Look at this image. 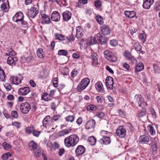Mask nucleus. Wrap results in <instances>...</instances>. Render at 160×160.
<instances>
[{
	"instance_id": "obj_7",
	"label": "nucleus",
	"mask_w": 160,
	"mask_h": 160,
	"mask_svg": "<svg viewBox=\"0 0 160 160\" xmlns=\"http://www.w3.org/2000/svg\"><path fill=\"white\" fill-rule=\"evenodd\" d=\"M116 133L120 137L123 138L126 135V131L123 127L119 126L116 130Z\"/></svg>"
},
{
	"instance_id": "obj_18",
	"label": "nucleus",
	"mask_w": 160,
	"mask_h": 160,
	"mask_svg": "<svg viewBox=\"0 0 160 160\" xmlns=\"http://www.w3.org/2000/svg\"><path fill=\"white\" fill-rule=\"evenodd\" d=\"M95 87L97 90L99 92L103 93L104 90L102 82L100 81L98 82L95 84Z\"/></svg>"
},
{
	"instance_id": "obj_47",
	"label": "nucleus",
	"mask_w": 160,
	"mask_h": 160,
	"mask_svg": "<svg viewBox=\"0 0 160 160\" xmlns=\"http://www.w3.org/2000/svg\"><path fill=\"white\" fill-rule=\"evenodd\" d=\"M71 131V129L63 130L59 132V135L60 136L64 135L69 133Z\"/></svg>"
},
{
	"instance_id": "obj_20",
	"label": "nucleus",
	"mask_w": 160,
	"mask_h": 160,
	"mask_svg": "<svg viewBox=\"0 0 160 160\" xmlns=\"http://www.w3.org/2000/svg\"><path fill=\"white\" fill-rule=\"evenodd\" d=\"M83 32L81 27L80 26L76 27V37L78 38H80L83 36Z\"/></svg>"
},
{
	"instance_id": "obj_49",
	"label": "nucleus",
	"mask_w": 160,
	"mask_h": 160,
	"mask_svg": "<svg viewBox=\"0 0 160 160\" xmlns=\"http://www.w3.org/2000/svg\"><path fill=\"white\" fill-rule=\"evenodd\" d=\"M3 148L6 150H8L11 147V146L10 145L7 143L6 142H3Z\"/></svg>"
},
{
	"instance_id": "obj_40",
	"label": "nucleus",
	"mask_w": 160,
	"mask_h": 160,
	"mask_svg": "<svg viewBox=\"0 0 160 160\" xmlns=\"http://www.w3.org/2000/svg\"><path fill=\"white\" fill-rule=\"evenodd\" d=\"M75 116L74 115H68L65 118V120L68 122H72L74 121Z\"/></svg>"
},
{
	"instance_id": "obj_63",
	"label": "nucleus",
	"mask_w": 160,
	"mask_h": 160,
	"mask_svg": "<svg viewBox=\"0 0 160 160\" xmlns=\"http://www.w3.org/2000/svg\"><path fill=\"white\" fill-rule=\"evenodd\" d=\"M82 118L81 117H80L77 119L76 121V123L78 125H80L82 124Z\"/></svg>"
},
{
	"instance_id": "obj_64",
	"label": "nucleus",
	"mask_w": 160,
	"mask_h": 160,
	"mask_svg": "<svg viewBox=\"0 0 160 160\" xmlns=\"http://www.w3.org/2000/svg\"><path fill=\"white\" fill-rule=\"evenodd\" d=\"M40 133V132L34 130L32 132V134L33 135L37 137H38L39 136Z\"/></svg>"
},
{
	"instance_id": "obj_15",
	"label": "nucleus",
	"mask_w": 160,
	"mask_h": 160,
	"mask_svg": "<svg viewBox=\"0 0 160 160\" xmlns=\"http://www.w3.org/2000/svg\"><path fill=\"white\" fill-rule=\"evenodd\" d=\"M24 18L23 15L21 12H19L16 14L12 18V20L16 22L21 21Z\"/></svg>"
},
{
	"instance_id": "obj_44",
	"label": "nucleus",
	"mask_w": 160,
	"mask_h": 160,
	"mask_svg": "<svg viewBox=\"0 0 160 160\" xmlns=\"http://www.w3.org/2000/svg\"><path fill=\"white\" fill-rule=\"evenodd\" d=\"M58 54L59 55L66 56L68 55V52L67 50H60L58 51Z\"/></svg>"
},
{
	"instance_id": "obj_57",
	"label": "nucleus",
	"mask_w": 160,
	"mask_h": 160,
	"mask_svg": "<svg viewBox=\"0 0 160 160\" xmlns=\"http://www.w3.org/2000/svg\"><path fill=\"white\" fill-rule=\"evenodd\" d=\"M58 78H55L53 79L52 82L53 86L56 87H58Z\"/></svg>"
},
{
	"instance_id": "obj_12",
	"label": "nucleus",
	"mask_w": 160,
	"mask_h": 160,
	"mask_svg": "<svg viewBox=\"0 0 160 160\" xmlns=\"http://www.w3.org/2000/svg\"><path fill=\"white\" fill-rule=\"evenodd\" d=\"M41 19L42 20V22L43 24H49L51 22L50 17L45 14H43L42 12H40Z\"/></svg>"
},
{
	"instance_id": "obj_38",
	"label": "nucleus",
	"mask_w": 160,
	"mask_h": 160,
	"mask_svg": "<svg viewBox=\"0 0 160 160\" xmlns=\"http://www.w3.org/2000/svg\"><path fill=\"white\" fill-rule=\"evenodd\" d=\"M151 148L152 150L153 151H156L157 149V142L155 140H152Z\"/></svg>"
},
{
	"instance_id": "obj_27",
	"label": "nucleus",
	"mask_w": 160,
	"mask_h": 160,
	"mask_svg": "<svg viewBox=\"0 0 160 160\" xmlns=\"http://www.w3.org/2000/svg\"><path fill=\"white\" fill-rule=\"evenodd\" d=\"M125 16L129 18H132L135 16L136 13L135 12L133 11H125L124 12Z\"/></svg>"
},
{
	"instance_id": "obj_59",
	"label": "nucleus",
	"mask_w": 160,
	"mask_h": 160,
	"mask_svg": "<svg viewBox=\"0 0 160 160\" xmlns=\"http://www.w3.org/2000/svg\"><path fill=\"white\" fill-rule=\"evenodd\" d=\"M78 73L77 71L75 69H73L71 73V77L72 78L74 77Z\"/></svg>"
},
{
	"instance_id": "obj_41",
	"label": "nucleus",
	"mask_w": 160,
	"mask_h": 160,
	"mask_svg": "<svg viewBox=\"0 0 160 160\" xmlns=\"http://www.w3.org/2000/svg\"><path fill=\"white\" fill-rule=\"evenodd\" d=\"M1 9L4 12H8V8L7 7V4L5 3H3L1 5Z\"/></svg>"
},
{
	"instance_id": "obj_3",
	"label": "nucleus",
	"mask_w": 160,
	"mask_h": 160,
	"mask_svg": "<svg viewBox=\"0 0 160 160\" xmlns=\"http://www.w3.org/2000/svg\"><path fill=\"white\" fill-rule=\"evenodd\" d=\"M104 56L108 60L111 62H115L117 61L116 57L110 51L105 50L103 52Z\"/></svg>"
},
{
	"instance_id": "obj_5",
	"label": "nucleus",
	"mask_w": 160,
	"mask_h": 160,
	"mask_svg": "<svg viewBox=\"0 0 160 160\" xmlns=\"http://www.w3.org/2000/svg\"><path fill=\"white\" fill-rule=\"evenodd\" d=\"M38 13V8L35 7V5L32 7L29 10L28 15L31 18H34Z\"/></svg>"
},
{
	"instance_id": "obj_36",
	"label": "nucleus",
	"mask_w": 160,
	"mask_h": 160,
	"mask_svg": "<svg viewBox=\"0 0 160 160\" xmlns=\"http://www.w3.org/2000/svg\"><path fill=\"white\" fill-rule=\"evenodd\" d=\"M50 120V116H46L42 121V123L43 126H45L48 124Z\"/></svg>"
},
{
	"instance_id": "obj_30",
	"label": "nucleus",
	"mask_w": 160,
	"mask_h": 160,
	"mask_svg": "<svg viewBox=\"0 0 160 160\" xmlns=\"http://www.w3.org/2000/svg\"><path fill=\"white\" fill-rule=\"evenodd\" d=\"M133 47L136 50L139 52V53H141L142 54L144 53V52L141 51L142 47L139 43L136 42L134 43Z\"/></svg>"
},
{
	"instance_id": "obj_29",
	"label": "nucleus",
	"mask_w": 160,
	"mask_h": 160,
	"mask_svg": "<svg viewBox=\"0 0 160 160\" xmlns=\"http://www.w3.org/2000/svg\"><path fill=\"white\" fill-rule=\"evenodd\" d=\"M6 76L4 70L0 68V81L2 82L5 81Z\"/></svg>"
},
{
	"instance_id": "obj_26",
	"label": "nucleus",
	"mask_w": 160,
	"mask_h": 160,
	"mask_svg": "<svg viewBox=\"0 0 160 160\" xmlns=\"http://www.w3.org/2000/svg\"><path fill=\"white\" fill-rule=\"evenodd\" d=\"M144 68V66L142 63L139 62L136 65L135 71L136 72H138L142 71Z\"/></svg>"
},
{
	"instance_id": "obj_43",
	"label": "nucleus",
	"mask_w": 160,
	"mask_h": 160,
	"mask_svg": "<svg viewBox=\"0 0 160 160\" xmlns=\"http://www.w3.org/2000/svg\"><path fill=\"white\" fill-rule=\"evenodd\" d=\"M80 82L82 83V84L88 86L90 83V80L88 78H85L82 79Z\"/></svg>"
},
{
	"instance_id": "obj_10",
	"label": "nucleus",
	"mask_w": 160,
	"mask_h": 160,
	"mask_svg": "<svg viewBox=\"0 0 160 160\" xmlns=\"http://www.w3.org/2000/svg\"><path fill=\"white\" fill-rule=\"evenodd\" d=\"M96 125L95 121L93 119L88 121L86 123L85 128L86 129H93Z\"/></svg>"
},
{
	"instance_id": "obj_52",
	"label": "nucleus",
	"mask_w": 160,
	"mask_h": 160,
	"mask_svg": "<svg viewBox=\"0 0 160 160\" xmlns=\"http://www.w3.org/2000/svg\"><path fill=\"white\" fill-rule=\"evenodd\" d=\"M154 8L155 10L157 11L160 10V2H157L156 3L154 7Z\"/></svg>"
},
{
	"instance_id": "obj_50",
	"label": "nucleus",
	"mask_w": 160,
	"mask_h": 160,
	"mask_svg": "<svg viewBox=\"0 0 160 160\" xmlns=\"http://www.w3.org/2000/svg\"><path fill=\"white\" fill-rule=\"evenodd\" d=\"M78 2L77 3V5L82 6L87 3V0H78Z\"/></svg>"
},
{
	"instance_id": "obj_56",
	"label": "nucleus",
	"mask_w": 160,
	"mask_h": 160,
	"mask_svg": "<svg viewBox=\"0 0 160 160\" xmlns=\"http://www.w3.org/2000/svg\"><path fill=\"white\" fill-rule=\"evenodd\" d=\"M41 155V151L40 150H37L34 152V156L36 158L39 157Z\"/></svg>"
},
{
	"instance_id": "obj_48",
	"label": "nucleus",
	"mask_w": 160,
	"mask_h": 160,
	"mask_svg": "<svg viewBox=\"0 0 160 160\" xmlns=\"http://www.w3.org/2000/svg\"><path fill=\"white\" fill-rule=\"evenodd\" d=\"M96 109V106L93 105H89L87 107V110L88 111H94Z\"/></svg>"
},
{
	"instance_id": "obj_33",
	"label": "nucleus",
	"mask_w": 160,
	"mask_h": 160,
	"mask_svg": "<svg viewBox=\"0 0 160 160\" xmlns=\"http://www.w3.org/2000/svg\"><path fill=\"white\" fill-rule=\"evenodd\" d=\"M88 141L91 145H94L96 142V139L94 136H92L88 138Z\"/></svg>"
},
{
	"instance_id": "obj_6",
	"label": "nucleus",
	"mask_w": 160,
	"mask_h": 160,
	"mask_svg": "<svg viewBox=\"0 0 160 160\" xmlns=\"http://www.w3.org/2000/svg\"><path fill=\"white\" fill-rule=\"evenodd\" d=\"M22 79V76L20 75L18 77L11 76L10 80L13 84L18 85L21 82Z\"/></svg>"
},
{
	"instance_id": "obj_54",
	"label": "nucleus",
	"mask_w": 160,
	"mask_h": 160,
	"mask_svg": "<svg viewBox=\"0 0 160 160\" xmlns=\"http://www.w3.org/2000/svg\"><path fill=\"white\" fill-rule=\"evenodd\" d=\"M150 110L152 117H153L155 118H156V114L154 109L152 108H150Z\"/></svg>"
},
{
	"instance_id": "obj_55",
	"label": "nucleus",
	"mask_w": 160,
	"mask_h": 160,
	"mask_svg": "<svg viewBox=\"0 0 160 160\" xmlns=\"http://www.w3.org/2000/svg\"><path fill=\"white\" fill-rule=\"evenodd\" d=\"M21 23V25H22V27L26 28L28 27V24L27 23V22L24 21L23 19H22L21 21H20Z\"/></svg>"
},
{
	"instance_id": "obj_11",
	"label": "nucleus",
	"mask_w": 160,
	"mask_h": 160,
	"mask_svg": "<svg viewBox=\"0 0 160 160\" xmlns=\"http://www.w3.org/2000/svg\"><path fill=\"white\" fill-rule=\"evenodd\" d=\"M100 30L101 32L104 35H107L110 34V29L108 25H103L100 27Z\"/></svg>"
},
{
	"instance_id": "obj_13",
	"label": "nucleus",
	"mask_w": 160,
	"mask_h": 160,
	"mask_svg": "<svg viewBox=\"0 0 160 160\" xmlns=\"http://www.w3.org/2000/svg\"><path fill=\"white\" fill-rule=\"evenodd\" d=\"M106 84L108 88L110 90L112 89L113 85V78L110 76L107 77L106 79Z\"/></svg>"
},
{
	"instance_id": "obj_32",
	"label": "nucleus",
	"mask_w": 160,
	"mask_h": 160,
	"mask_svg": "<svg viewBox=\"0 0 160 160\" xmlns=\"http://www.w3.org/2000/svg\"><path fill=\"white\" fill-rule=\"evenodd\" d=\"M147 128L149 132L151 135L153 136L155 134L156 132L152 126L149 125L148 126Z\"/></svg>"
},
{
	"instance_id": "obj_53",
	"label": "nucleus",
	"mask_w": 160,
	"mask_h": 160,
	"mask_svg": "<svg viewBox=\"0 0 160 160\" xmlns=\"http://www.w3.org/2000/svg\"><path fill=\"white\" fill-rule=\"evenodd\" d=\"M96 116L100 118H102L105 117V114L102 112H97Z\"/></svg>"
},
{
	"instance_id": "obj_16",
	"label": "nucleus",
	"mask_w": 160,
	"mask_h": 160,
	"mask_svg": "<svg viewBox=\"0 0 160 160\" xmlns=\"http://www.w3.org/2000/svg\"><path fill=\"white\" fill-rule=\"evenodd\" d=\"M18 60V59L16 57L10 56L7 58V62L9 65L12 66L15 65Z\"/></svg>"
},
{
	"instance_id": "obj_45",
	"label": "nucleus",
	"mask_w": 160,
	"mask_h": 160,
	"mask_svg": "<svg viewBox=\"0 0 160 160\" xmlns=\"http://www.w3.org/2000/svg\"><path fill=\"white\" fill-rule=\"evenodd\" d=\"M34 128L33 127H28L25 128V132L26 133L30 134L32 132Z\"/></svg>"
},
{
	"instance_id": "obj_37",
	"label": "nucleus",
	"mask_w": 160,
	"mask_h": 160,
	"mask_svg": "<svg viewBox=\"0 0 160 160\" xmlns=\"http://www.w3.org/2000/svg\"><path fill=\"white\" fill-rule=\"evenodd\" d=\"M146 35L144 33H141L139 35V39L141 42L144 43L146 40Z\"/></svg>"
},
{
	"instance_id": "obj_34",
	"label": "nucleus",
	"mask_w": 160,
	"mask_h": 160,
	"mask_svg": "<svg viewBox=\"0 0 160 160\" xmlns=\"http://www.w3.org/2000/svg\"><path fill=\"white\" fill-rule=\"evenodd\" d=\"M56 39L60 41H63L65 40V36L63 35L58 33H56L54 34Z\"/></svg>"
},
{
	"instance_id": "obj_2",
	"label": "nucleus",
	"mask_w": 160,
	"mask_h": 160,
	"mask_svg": "<svg viewBox=\"0 0 160 160\" xmlns=\"http://www.w3.org/2000/svg\"><path fill=\"white\" fill-rule=\"evenodd\" d=\"M134 102L137 103L139 107H141L142 105L145 107L148 105L146 102H145L144 98L140 94H136L134 97Z\"/></svg>"
},
{
	"instance_id": "obj_21",
	"label": "nucleus",
	"mask_w": 160,
	"mask_h": 160,
	"mask_svg": "<svg viewBox=\"0 0 160 160\" xmlns=\"http://www.w3.org/2000/svg\"><path fill=\"white\" fill-rule=\"evenodd\" d=\"M63 18L66 21H68L71 18V13L69 11H67L62 13Z\"/></svg>"
},
{
	"instance_id": "obj_42",
	"label": "nucleus",
	"mask_w": 160,
	"mask_h": 160,
	"mask_svg": "<svg viewBox=\"0 0 160 160\" xmlns=\"http://www.w3.org/2000/svg\"><path fill=\"white\" fill-rule=\"evenodd\" d=\"M95 19L100 24L102 25L103 23V19L101 16L99 15L97 16Z\"/></svg>"
},
{
	"instance_id": "obj_14",
	"label": "nucleus",
	"mask_w": 160,
	"mask_h": 160,
	"mask_svg": "<svg viewBox=\"0 0 160 160\" xmlns=\"http://www.w3.org/2000/svg\"><path fill=\"white\" fill-rule=\"evenodd\" d=\"M30 92V88L28 87H26L19 88L18 91V93L20 95H26Z\"/></svg>"
},
{
	"instance_id": "obj_62",
	"label": "nucleus",
	"mask_w": 160,
	"mask_h": 160,
	"mask_svg": "<svg viewBox=\"0 0 160 160\" xmlns=\"http://www.w3.org/2000/svg\"><path fill=\"white\" fill-rule=\"evenodd\" d=\"M51 109L54 111L55 110L57 106L55 103L54 102H52L51 104Z\"/></svg>"
},
{
	"instance_id": "obj_19",
	"label": "nucleus",
	"mask_w": 160,
	"mask_h": 160,
	"mask_svg": "<svg viewBox=\"0 0 160 160\" xmlns=\"http://www.w3.org/2000/svg\"><path fill=\"white\" fill-rule=\"evenodd\" d=\"M154 2L153 0H146L143 3V8L145 9H149Z\"/></svg>"
},
{
	"instance_id": "obj_60",
	"label": "nucleus",
	"mask_w": 160,
	"mask_h": 160,
	"mask_svg": "<svg viewBox=\"0 0 160 160\" xmlns=\"http://www.w3.org/2000/svg\"><path fill=\"white\" fill-rule=\"evenodd\" d=\"M12 116L14 118H17L18 116V114L17 111H13L11 112Z\"/></svg>"
},
{
	"instance_id": "obj_8",
	"label": "nucleus",
	"mask_w": 160,
	"mask_h": 160,
	"mask_svg": "<svg viewBox=\"0 0 160 160\" xmlns=\"http://www.w3.org/2000/svg\"><path fill=\"white\" fill-rule=\"evenodd\" d=\"M86 148L82 145H80L76 148L75 152L76 155L77 157L83 154L85 152Z\"/></svg>"
},
{
	"instance_id": "obj_31",
	"label": "nucleus",
	"mask_w": 160,
	"mask_h": 160,
	"mask_svg": "<svg viewBox=\"0 0 160 160\" xmlns=\"http://www.w3.org/2000/svg\"><path fill=\"white\" fill-rule=\"evenodd\" d=\"M30 149L31 150H34L37 148V144L33 141L30 142L28 144Z\"/></svg>"
},
{
	"instance_id": "obj_1",
	"label": "nucleus",
	"mask_w": 160,
	"mask_h": 160,
	"mask_svg": "<svg viewBox=\"0 0 160 160\" xmlns=\"http://www.w3.org/2000/svg\"><path fill=\"white\" fill-rule=\"evenodd\" d=\"M79 140V138L77 134H72L65 138L64 144L68 148L74 147L78 142Z\"/></svg>"
},
{
	"instance_id": "obj_4",
	"label": "nucleus",
	"mask_w": 160,
	"mask_h": 160,
	"mask_svg": "<svg viewBox=\"0 0 160 160\" xmlns=\"http://www.w3.org/2000/svg\"><path fill=\"white\" fill-rule=\"evenodd\" d=\"M20 108L22 112L24 114L28 113L31 109V106L30 104L27 102L21 103Z\"/></svg>"
},
{
	"instance_id": "obj_25",
	"label": "nucleus",
	"mask_w": 160,
	"mask_h": 160,
	"mask_svg": "<svg viewBox=\"0 0 160 160\" xmlns=\"http://www.w3.org/2000/svg\"><path fill=\"white\" fill-rule=\"evenodd\" d=\"M123 55L127 59L129 60H131L134 59V57H132L129 51H126L123 53Z\"/></svg>"
},
{
	"instance_id": "obj_39",
	"label": "nucleus",
	"mask_w": 160,
	"mask_h": 160,
	"mask_svg": "<svg viewBox=\"0 0 160 160\" xmlns=\"http://www.w3.org/2000/svg\"><path fill=\"white\" fill-rule=\"evenodd\" d=\"M37 54L39 58H42L44 57L43 49L42 48H39L37 50Z\"/></svg>"
},
{
	"instance_id": "obj_46",
	"label": "nucleus",
	"mask_w": 160,
	"mask_h": 160,
	"mask_svg": "<svg viewBox=\"0 0 160 160\" xmlns=\"http://www.w3.org/2000/svg\"><path fill=\"white\" fill-rule=\"evenodd\" d=\"M47 95L46 94H44L42 97V99L45 101H48L52 100V98L51 97H46Z\"/></svg>"
},
{
	"instance_id": "obj_9",
	"label": "nucleus",
	"mask_w": 160,
	"mask_h": 160,
	"mask_svg": "<svg viewBox=\"0 0 160 160\" xmlns=\"http://www.w3.org/2000/svg\"><path fill=\"white\" fill-rule=\"evenodd\" d=\"M150 137L146 135L141 136L138 139L139 144H147L149 142Z\"/></svg>"
},
{
	"instance_id": "obj_23",
	"label": "nucleus",
	"mask_w": 160,
	"mask_h": 160,
	"mask_svg": "<svg viewBox=\"0 0 160 160\" xmlns=\"http://www.w3.org/2000/svg\"><path fill=\"white\" fill-rule=\"evenodd\" d=\"M98 39L96 37H89L87 40V43L90 45H93L96 43Z\"/></svg>"
},
{
	"instance_id": "obj_17",
	"label": "nucleus",
	"mask_w": 160,
	"mask_h": 160,
	"mask_svg": "<svg viewBox=\"0 0 160 160\" xmlns=\"http://www.w3.org/2000/svg\"><path fill=\"white\" fill-rule=\"evenodd\" d=\"M51 19L54 21H58L60 18V15L59 13L57 11L53 12L51 17Z\"/></svg>"
},
{
	"instance_id": "obj_61",
	"label": "nucleus",
	"mask_w": 160,
	"mask_h": 160,
	"mask_svg": "<svg viewBox=\"0 0 160 160\" xmlns=\"http://www.w3.org/2000/svg\"><path fill=\"white\" fill-rule=\"evenodd\" d=\"M67 38L69 42L73 41L74 40V38L72 35V34H71L69 35L68 37H67Z\"/></svg>"
},
{
	"instance_id": "obj_51",
	"label": "nucleus",
	"mask_w": 160,
	"mask_h": 160,
	"mask_svg": "<svg viewBox=\"0 0 160 160\" xmlns=\"http://www.w3.org/2000/svg\"><path fill=\"white\" fill-rule=\"evenodd\" d=\"M4 87L7 91H10L12 87L9 83H5L4 84Z\"/></svg>"
},
{
	"instance_id": "obj_58",
	"label": "nucleus",
	"mask_w": 160,
	"mask_h": 160,
	"mask_svg": "<svg viewBox=\"0 0 160 160\" xmlns=\"http://www.w3.org/2000/svg\"><path fill=\"white\" fill-rule=\"evenodd\" d=\"M118 43L117 41L113 39L111 40L110 42V45L112 46H116L117 45Z\"/></svg>"
},
{
	"instance_id": "obj_35",
	"label": "nucleus",
	"mask_w": 160,
	"mask_h": 160,
	"mask_svg": "<svg viewBox=\"0 0 160 160\" xmlns=\"http://www.w3.org/2000/svg\"><path fill=\"white\" fill-rule=\"evenodd\" d=\"M87 86L85 85L82 84L81 82H80L77 87V90L78 92H80L84 90Z\"/></svg>"
},
{
	"instance_id": "obj_22",
	"label": "nucleus",
	"mask_w": 160,
	"mask_h": 160,
	"mask_svg": "<svg viewBox=\"0 0 160 160\" xmlns=\"http://www.w3.org/2000/svg\"><path fill=\"white\" fill-rule=\"evenodd\" d=\"M110 139L109 137L103 136V137L100 139L99 142L101 144L107 145L110 142Z\"/></svg>"
},
{
	"instance_id": "obj_24",
	"label": "nucleus",
	"mask_w": 160,
	"mask_h": 160,
	"mask_svg": "<svg viewBox=\"0 0 160 160\" xmlns=\"http://www.w3.org/2000/svg\"><path fill=\"white\" fill-rule=\"evenodd\" d=\"M90 58L92 60V64L93 66H96L98 64V59L96 56L91 55Z\"/></svg>"
},
{
	"instance_id": "obj_28",
	"label": "nucleus",
	"mask_w": 160,
	"mask_h": 160,
	"mask_svg": "<svg viewBox=\"0 0 160 160\" xmlns=\"http://www.w3.org/2000/svg\"><path fill=\"white\" fill-rule=\"evenodd\" d=\"M147 114V110L145 108H143L142 110L139 111L137 114V116L138 118H142L146 116Z\"/></svg>"
}]
</instances>
